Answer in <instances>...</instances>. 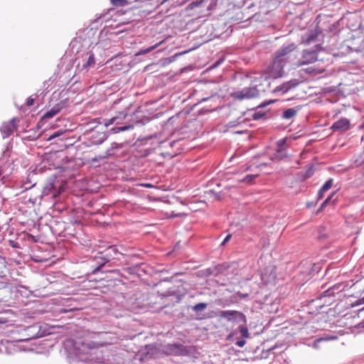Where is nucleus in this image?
<instances>
[{"instance_id":"nucleus-48","label":"nucleus","mask_w":364,"mask_h":364,"mask_svg":"<svg viewBox=\"0 0 364 364\" xmlns=\"http://www.w3.org/2000/svg\"><path fill=\"white\" fill-rule=\"evenodd\" d=\"M359 304H364V297L359 300Z\"/></svg>"},{"instance_id":"nucleus-38","label":"nucleus","mask_w":364,"mask_h":364,"mask_svg":"<svg viewBox=\"0 0 364 364\" xmlns=\"http://www.w3.org/2000/svg\"><path fill=\"white\" fill-rule=\"evenodd\" d=\"M285 143H286L285 139H281L278 140L277 142V149H285L284 148Z\"/></svg>"},{"instance_id":"nucleus-7","label":"nucleus","mask_w":364,"mask_h":364,"mask_svg":"<svg viewBox=\"0 0 364 364\" xmlns=\"http://www.w3.org/2000/svg\"><path fill=\"white\" fill-rule=\"evenodd\" d=\"M322 50L321 44H316L314 48L303 50L301 57L296 64L298 66L314 63L318 60V52Z\"/></svg>"},{"instance_id":"nucleus-32","label":"nucleus","mask_w":364,"mask_h":364,"mask_svg":"<svg viewBox=\"0 0 364 364\" xmlns=\"http://www.w3.org/2000/svg\"><path fill=\"white\" fill-rule=\"evenodd\" d=\"M107 14H100L97 18H95L92 21V23H98L100 21H101L102 22V21H108L109 18L108 17L107 18Z\"/></svg>"},{"instance_id":"nucleus-51","label":"nucleus","mask_w":364,"mask_h":364,"mask_svg":"<svg viewBox=\"0 0 364 364\" xmlns=\"http://www.w3.org/2000/svg\"><path fill=\"white\" fill-rule=\"evenodd\" d=\"M31 174H32V175L33 176V175H35V174H36V173H35L34 171L31 172V173L29 174L28 178H30V177H31Z\"/></svg>"},{"instance_id":"nucleus-26","label":"nucleus","mask_w":364,"mask_h":364,"mask_svg":"<svg viewBox=\"0 0 364 364\" xmlns=\"http://www.w3.org/2000/svg\"><path fill=\"white\" fill-rule=\"evenodd\" d=\"M287 154L285 149H277V151L274 154V159L277 160H282L287 157Z\"/></svg>"},{"instance_id":"nucleus-3","label":"nucleus","mask_w":364,"mask_h":364,"mask_svg":"<svg viewBox=\"0 0 364 364\" xmlns=\"http://www.w3.org/2000/svg\"><path fill=\"white\" fill-rule=\"evenodd\" d=\"M297 55V46L295 43L283 45L274 53L272 63L267 68V76L272 79L282 77L284 73V67L287 64L294 63Z\"/></svg>"},{"instance_id":"nucleus-47","label":"nucleus","mask_w":364,"mask_h":364,"mask_svg":"<svg viewBox=\"0 0 364 364\" xmlns=\"http://www.w3.org/2000/svg\"><path fill=\"white\" fill-rule=\"evenodd\" d=\"M160 188H161V191H167V189L164 188V186H161Z\"/></svg>"},{"instance_id":"nucleus-1","label":"nucleus","mask_w":364,"mask_h":364,"mask_svg":"<svg viewBox=\"0 0 364 364\" xmlns=\"http://www.w3.org/2000/svg\"><path fill=\"white\" fill-rule=\"evenodd\" d=\"M145 107H139L132 114L121 112L114 117L105 119V127H107L111 124L114 127L110 129L112 133H119L127 130L133 129L136 126H142L148 123L151 119L156 118L157 114L153 117L146 115Z\"/></svg>"},{"instance_id":"nucleus-50","label":"nucleus","mask_w":364,"mask_h":364,"mask_svg":"<svg viewBox=\"0 0 364 364\" xmlns=\"http://www.w3.org/2000/svg\"><path fill=\"white\" fill-rule=\"evenodd\" d=\"M142 186H145V187H151V184L149 183H146V184H143Z\"/></svg>"},{"instance_id":"nucleus-5","label":"nucleus","mask_w":364,"mask_h":364,"mask_svg":"<svg viewBox=\"0 0 364 364\" xmlns=\"http://www.w3.org/2000/svg\"><path fill=\"white\" fill-rule=\"evenodd\" d=\"M118 254L117 247L112 245L107 247L105 252H100L99 255L93 257L91 260L92 262L91 273L96 274L98 272L105 273L109 272L108 269H104L105 264L113 259H117V255Z\"/></svg>"},{"instance_id":"nucleus-43","label":"nucleus","mask_w":364,"mask_h":364,"mask_svg":"<svg viewBox=\"0 0 364 364\" xmlns=\"http://www.w3.org/2000/svg\"><path fill=\"white\" fill-rule=\"evenodd\" d=\"M33 103H34V99H33V98H32L31 97H29L27 99V100H26V105H27L28 106H31V105H33Z\"/></svg>"},{"instance_id":"nucleus-18","label":"nucleus","mask_w":364,"mask_h":364,"mask_svg":"<svg viewBox=\"0 0 364 364\" xmlns=\"http://www.w3.org/2000/svg\"><path fill=\"white\" fill-rule=\"evenodd\" d=\"M331 129L333 132H344L350 129V121L346 118H341L332 124Z\"/></svg>"},{"instance_id":"nucleus-2","label":"nucleus","mask_w":364,"mask_h":364,"mask_svg":"<svg viewBox=\"0 0 364 364\" xmlns=\"http://www.w3.org/2000/svg\"><path fill=\"white\" fill-rule=\"evenodd\" d=\"M102 346V343L86 342L81 338H69L64 342V348L68 354L85 363L89 361L100 363L102 358H99L97 354L98 347Z\"/></svg>"},{"instance_id":"nucleus-21","label":"nucleus","mask_w":364,"mask_h":364,"mask_svg":"<svg viewBox=\"0 0 364 364\" xmlns=\"http://www.w3.org/2000/svg\"><path fill=\"white\" fill-rule=\"evenodd\" d=\"M341 287V284H335L331 287H329L328 289L323 291L319 298H322V297H331V296H334L335 294H336V291H337V293L340 292L341 291V289H340Z\"/></svg>"},{"instance_id":"nucleus-14","label":"nucleus","mask_w":364,"mask_h":364,"mask_svg":"<svg viewBox=\"0 0 364 364\" xmlns=\"http://www.w3.org/2000/svg\"><path fill=\"white\" fill-rule=\"evenodd\" d=\"M68 99L65 98L56 103L53 107H51L48 112H46L43 118L50 119L55 114L59 113L63 108L68 106Z\"/></svg>"},{"instance_id":"nucleus-36","label":"nucleus","mask_w":364,"mask_h":364,"mask_svg":"<svg viewBox=\"0 0 364 364\" xmlns=\"http://www.w3.org/2000/svg\"><path fill=\"white\" fill-rule=\"evenodd\" d=\"M178 154V150L176 151H173L172 153L166 152L164 151H162L161 152V156L163 157H165L166 156L170 157H173L174 156H176Z\"/></svg>"},{"instance_id":"nucleus-6","label":"nucleus","mask_w":364,"mask_h":364,"mask_svg":"<svg viewBox=\"0 0 364 364\" xmlns=\"http://www.w3.org/2000/svg\"><path fill=\"white\" fill-rule=\"evenodd\" d=\"M180 122L181 119L179 114L169 117L162 126L161 137L164 135L166 138H168V136H172L175 134L180 135L186 133V124L179 127Z\"/></svg>"},{"instance_id":"nucleus-42","label":"nucleus","mask_w":364,"mask_h":364,"mask_svg":"<svg viewBox=\"0 0 364 364\" xmlns=\"http://www.w3.org/2000/svg\"><path fill=\"white\" fill-rule=\"evenodd\" d=\"M326 192L324 191H321V188L319 189L318 192V195H317V197H318V200H320L323 197V195Z\"/></svg>"},{"instance_id":"nucleus-40","label":"nucleus","mask_w":364,"mask_h":364,"mask_svg":"<svg viewBox=\"0 0 364 364\" xmlns=\"http://www.w3.org/2000/svg\"><path fill=\"white\" fill-rule=\"evenodd\" d=\"M181 215V213L174 214L173 211H171V214L165 213L164 217L166 218H171V217H178Z\"/></svg>"},{"instance_id":"nucleus-29","label":"nucleus","mask_w":364,"mask_h":364,"mask_svg":"<svg viewBox=\"0 0 364 364\" xmlns=\"http://www.w3.org/2000/svg\"><path fill=\"white\" fill-rule=\"evenodd\" d=\"M207 307L206 303H198L193 306V310L196 312L202 311Z\"/></svg>"},{"instance_id":"nucleus-4","label":"nucleus","mask_w":364,"mask_h":364,"mask_svg":"<svg viewBox=\"0 0 364 364\" xmlns=\"http://www.w3.org/2000/svg\"><path fill=\"white\" fill-rule=\"evenodd\" d=\"M254 83L252 87H244L241 90L234 92L232 96L239 100L257 97L261 92H266L270 85L269 78L267 75L255 79Z\"/></svg>"},{"instance_id":"nucleus-16","label":"nucleus","mask_w":364,"mask_h":364,"mask_svg":"<svg viewBox=\"0 0 364 364\" xmlns=\"http://www.w3.org/2000/svg\"><path fill=\"white\" fill-rule=\"evenodd\" d=\"M168 350L174 355H187L189 354V348L180 343H173L168 346Z\"/></svg>"},{"instance_id":"nucleus-52","label":"nucleus","mask_w":364,"mask_h":364,"mask_svg":"<svg viewBox=\"0 0 364 364\" xmlns=\"http://www.w3.org/2000/svg\"><path fill=\"white\" fill-rule=\"evenodd\" d=\"M306 71H307V73H311L312 72V71L310 70V68H308Z\"/></svg>"},{"instance_id":"nucleus-35","label":"nucleus","mask_w":364,"mask_h":364,"mask_svg":"<svg viewBox=\"0 0 364 364\" xmlns=\"http://www.w3.org/2000/svg\"><path fill=\"white\" fill-rule=\"evenodd\" d=\"M265 113L258 111L254 113L252 117L255 120H258L264 117Z\"/></svg>"},{"instance_id":"nucleus-33","label":"nucleus","mask_w":364,"mask_h":364,"mask_svg":"<svg viewBox=\"0 0 364 364\" xmlns=\"http://www.w3.org/2000/svg\"><path fill=\"white\" fill-rule=\"evenodd\" d=\"M0 260V277H4L6 272L5 260L1 257Z\"/></svg>"},{"instance_id":"nucleus-39","label":"nucleus","mask_w":364,"mask_h":364,"mask_svg":"<svg viewBox=\"0 0 364 364\" xmlns=\"http://www.w3.org/2000/svg\"><path fill=\"white\" fill-rule=\"evenodd\" d=\"M246 343L245 338H241L235 342V345L240 348H242Z\"/></svg>"},{"instance_id":"nucleus-55","label":"nucleus","mask_w":364,"mask_h":364,"mask_svg":"<svg viewBox=\"0 0 364 364\" xmlns=\"http://www.w3.org/2000/svg\"><path fill=\"white\" fill-rule=\"evenodd\" d=\"M27 138L29 139V140H33V138L31 139V136H27Z\"/></svg>"},{"instance_id":"nucleus-46","label":"nucleus","mask_w":364,"mask_h":364,"mask_svg":"<svg viewBox=\"0 0 364 364\" xmlns=\"http://www.w3.org/2000/svg\"><path fill=\"white\" fill-rule=\"evenodd\" d=\"M59 136H60V132H55L52 135H50V139H54V138L58 137Z\"/></svg>"},{"instance_id":"nucleus-54","label":"nucleus","mask_w":364,"mask_h":364,"mask_svg":"<svg viewBox=\"0 0 364 364\" xmlns=\"http://www.w3.org/2000/svg\"><path fill=\"white\" fill-rule=\"evenodd\" d=\"M171 254H172V252H167V253L166 254V255H167V256H168V255H171Z\"/></svg>"},{"instance_id":"nucleus-12","label":"nucleus","mask_w":364,"mask_h":364,"mask_svg":"<svg viewBox=\"0 0 364 364\" xmlns=\"http://www.w3.org/2000/svg\"><path fill=\"white\" fill-rule=\"evenodd\" d=\"M68 224L59 219H53L50 221V229L53 235L58 237L65 236Z\"/></svg>"},{"instance_id":"nucleus-41","label":"nucleus","mask_w":364,"mask_h":364,"mask_svg":"<svg viewBox=\"0 0 364 364\" xmlns=\"http://www.w3.org/2000/svg\"><path fill=\"white\" fill-rule=\"evenodd\" d=\"M232 237V234H228L221 243V245H225Z\"/></svg>"},{"instance_id":"nucleus-9","label":"nucleus","mask_w":364,"mask_h":364,"mask_svg":"<svg viewBox=\"0 0 364 364\" xmlns=\"http://www.w3.org/2000/svg\"><path fill=\"white\" fill-rule=\"evenodd\" d=\"M24 335L26 336L23 340L28 341L45 336L47 333L42 330V326L38 323L27 326L23 329Z\"/></svg>"},{"instance_id":"nucleus-23","label":"nucleus","mask_w":364,"mask_h":364,"mask_svg":"<svg viewBox=\"0 0 364 364\" xmlns=\"http://www.w3.org/2000/svg\"><path fill=\"white\" fill-rule=\"evenodd\" d=\"M161 203L175 205L178 203V198L173 195L164 194L161 193Z\"/></svg>"},{"instance_id":"nucleus-19","label":"nucleus","mask_w":364,"mask_h":364,"mask_svg":"<svg viewBox=\"0 0 364 364\" xmlns=\"http://www.w3.org/2000/svg\"><path fill=\"white\" fill-rule=\"evenodd\" d=\"M16 127V124L15 118L10 119L8 122L4 123L0 128L3 138L5 139L9 137Z\"/></svg>"},{"instance_id":"nucleus-22","label":"nucleus","mask_w":364,"mask_h":364,"mask_svg":"<svg viewBox=\"0 0 364 364\" xmlns=\"http://www.w3.org/2000/svg\"><path fill=\"white\" fill-rule=\"evenodd\" d=\"M79 309L75 307H70V306H58L53 309L55 316H58L62 314L72 313L77 311Z\"/></svg>"},{"instance_id":"nucleus-20","label":"nucleus","mask_w":364,"mask_h":364,"mask_svg":"<svg viewBox=\"0 0 364 364\" xmlns=\"http://www.w3.org/2000/svg\"><path fill=\"white\" fill-rule=\"evenodd\" d=\"M300 109V106H296L295 107L284 109L281 114V118L284 120L292 121L296 116Z\"/></svg>"},{"instance_id":"nucleus-10","label":"nucleus","mask_w":364,"mask_h":364,"mask_svg":"<svg viewBox=\"0 0 364 364\" xmlns=\"http://www.w3.org/2000/svg\"><path fill=\"white\" fill-rule=\"evenodd\" d=\"M219 316L221 318L226 319L228 321H237L238 323H246L247 318L245 315L238 311L235 310H225L220 311Z\"/></svg>"},{"instance_id":"nucleus-56","label":"nucleus","mask_w":364,"mask_h":364,"mask_svg":"<svg viewBox=\"0 0 364 364\" xmlns=\"http://www.w3.org/2000/svg\"><path fill=\"white\" fill-rule=\"evenodd\" d=\"M108 11H114V9H109Z\"/></svg>"},{"instance_id":"nucleus-27","label":"nucleus","mask_w":364,"mask_h":364,"mask_svg":"<svg viewBox=\"0 0 364 364\" xmlns=\"http://www.w3.org/2000/svg\"><path fill=\"white\" fill-rule=\"evenodd\" d=\"M159 46V43H156L155 45L152 46H150L146 49H141L140 50L136 55H144V54H146L151 51H152L154 48H156V47H158Z\"/></svg>"},{"instance_id":"nucleus-8","label":"nucleus","mask_w":364,"mask_h":364,"mask_svg":"<svg viewBox=\"0 0 364 364\" xmlns=\"http://www.w3.org/2000/svg\"><path fill=\"white\" fill-rule=\"evenodd\" d=\"M104 129L103 127H96L87 134L90 145H100L107 139V134Z\"/></svg>"},{"instance_id":"nucleus-13","label":"nucleus","mask_w":364,"mask_h":364,"mask_svg":"<svg viewBox=\"0 0 364 364\" xmlns=\"http://www.w3.org/2000/svg\"><path fill=\"white\" fill-rule=\"evenodd\" d=\"M299 84V81L297 79H292L289 81L284 82V83L279 86H277L272 90V92L275 94H279L280 95H283L290 90L296 87Z\"/></svg>"},{"instance_id":"nucleus-53","label":"nucleus","mask_w":364,"mask_h":364,"mask_svg":"<svg viewBox=\"0 0 364 364\" xmlns=\"http://www.w3.org/2000/svg\"><path fill=\"white\" fill-rule=\"evenodd\" d=\"M160 214H161V218H163V216H162V215H163V211H162V210H161Z\"/></svg>"},{"instance_id":"nucleus-30","label":"nucleus","mask_w":364,"mask_h":364,"mask_svg":"<svg viewBox=\"0 0 364 364\" xmlns=\"http://www.w3.org/2000/svg\"><path fill=\"white\" fill-rule=\"evenodd\" d=\"M111 2L114 6H124L128 4L127 0H111Z\"/></svg>"},{"instance_id":"nucleus-37","label":"nucleus","mask_w":364,"mask_h":364,"mask_svg":"<svg viewBox=\"0 0 364 364\" xmlns=\"http://www.w3.org/2000/svg\"><path fill=\"white\" fill-rule=\"evenodd\" d=\"M184 137H178L173 139L172 141L168 143V145H170L171 147L173 146H176L181 140H182Z\"/></svg>"},{"instance_id":"nucleus-15","label":"nucleus","mask_w":364,"mask_h":364,"mask_svg":"<svg viewBox=\"0 0 364 364\" xmlns=\"http://www.w3.org/2000/svg\"><path fill=\"white\" fill-rule=\"evenodd\" d=\"M95 65V55L92 52H87V53L82 56V71L87 72L91 68H93Z\"/></svg>"},{"instance_id":"nucleus-17","label":"nucleus","mask_w":364,"mask_h":364,"mask_svg":"<svg viewBox=\"0 0 364 364\" xmlns=\"http://www.w3.org/2000/svg\"><path fill=\"white\" fill-rule=\"evenodd\" d=\"M321 34V31L318 29L309 31L302 36L301 42L304 45H309L311 43L316 42Z\"/></svg>"},{"instance_id":"nucleus-11","label":"nucleus","mask_w":364,"mask_h":364,"mask_svg":"<svg viewBox=\"0 0 364 364\" xmlns=\"http://www.w3.org/2000/svg\"><path fill=\"white\" fill-rule=\"evenodd\" d=\"M55 181V178H49L48 179L47 183L43 188V196H49L50 198H55L60 195L59 186H56Z\"/></svg>"},{"instance_id":"nucleus-28","label":"nucleus","mask_w":364,"mask_h":364,"mask_svg":"<svg viewBox=\"0 0 364 364\" xmlns=\"http://www.w3.org/2000/svg\"><path fill=\"white\" fill-rule=\"evenodd\" d=\"M333 178H329L322 186L321 191H324L325 192L328 191L333 186Z\"/></svg>"},{"instance_id":"nucleus-24","label":"nucleus","mask_w":364,"mask_h":364,"mask_svg":"<svg viewBox=\"0 0 364 364\" xmlns=\"http://www.w3.org/2000/svg\"><path fill=\"white\" fill-rule=\"evenodd\" d=\"M246 323H243L238 326L237 329H235L232 332V335H236L238 332L240 333L241 337L243 338H247L250 337V333L248 331V328L245 326Z\"/></svg>"},{"instance_id":"nucleus-31","label":"nucleus","mask_w":364,"mask_h":364,"mask_svg":"<svg viewBox=\"0 0 364 364\" xmlns=\"http://www.w3.org/2000/svg\"><path fill=\"white\" fill-rule=\"evenodd\" d=\"M257 174L247 175L245 177H244V178L242 179V181L246 183H252L253 182V181L257 178Z\"/></svg>"},{"instance_id":"nucleus-34","label":"nucleus","mask_w":364,"mask_h":364,"mask_svg":"<svg viewBox=\"0 0 364 364\" xmlns=\"http://www.w3.org/2000/svg\"><path fill=\"white\" fill-rule=\"evenodd\" d=\"M336 192H333L330 196H328V197L322 203L318 210H322L330 202V200L333 198Z\"/></svg>"},{"instance_id":"nucleus-44","label":"nucleus","mask_w":364,"mask_h":364,"mask_svg":"<svg viewBox=\"0 0 364 364\" xmlns=\"http://www.w3.org/2000/svg\"><path fill=\"white\" fill-rule=\"evenodd\" d=\"M166 141L164 139V140H161V149H164L166 146Z\"/></svg>"},{"instance_id":"nucleus-49","label":"nucleus","mask_w":364,"mask_h":364,"mask_svg":"<svg viewBox=\"0 0 364 364\" xmlns=\"http://www.w3.org/2000/svg\"><path fill=\"white\" fill-rule=\"evenodd\" d=\"M10 242L11 243V246L14 247H16V245L14 244V241H11L10 240Z\"/></svg>"},{"instance_id":"nucleus-57","label":"nucleus","mask_w":364,"mask_h":364,"mask_svg":"<svg viewBox=\"0 0 364 364\" xmlns=\"http://www.w3.org/2000/svg\"><path fill=\"white\" fill-rule=\"evenodd\" d=\"M36 183H33L30 188L35 186Z\"/></svg>"},{"instance_id":"nucleus-25","label":"nucleus","mask_w":364,"mask_h":364,"mask_svg":"<svg viewBox=\"0 0 364 364\" xmlns=\"http://www.w3.org/2000/svg\"><path fill=\"white\" fill-rule=\"evenodd\" d=\"M181 53H176L170 57H162L161 58V65L165 66L172 62H173L176 58L181 55Z\"/></svg>"},{"instance_id":"nucleus-45","label":"nucleus","mask_w":364,"mask_h":364,"mask_svg":"<svg viewBox=\"0 0 364 364\" xmlns=\"http://www.w3.org/2000/svg\"><path fill=\"white\" fill-rule=\"evenodd\" d=\"M117 146H113V145L112 146L111 149H107V154L108 155H113L114 153L112 151V149H115Z\"/></svg>"}]
</instances>
